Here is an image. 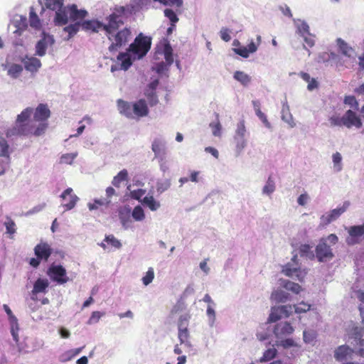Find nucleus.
Instances as JSON below:
<instances>
[{
    "label": "nucleus",
    "instance_id": "1",
    "mask_svg": "<svg viewBox=\"0 0 364 364\" xmlns=\"http://www.w3.org/2000/svg\"><path fill=\"white\" fill-rule=\"evenodd\" d=\"M364 329L361 326L353 325L347 332V341L352 346L341 345L334 350V358L337 361L351 358L353 353L364 358Z\"/></svg>",
    "mask_w": 364,
    "mask_h": 364
},
{
    "label": "nucleus",
    "instance_id": "2",
    "mask_svg": "<svg viewBox=\"0 0 364 364\" xmlns=\"http://www.w3.org/2000/svg\"><path fill=\"white\" fill-rule=\"evenodd\" d=\"M151 48V39L140 33L132 43L127 53L119 54L117 59L121 61L120 69L127 70L132 61L142 58Z\"/></svg>",
    "mask_w": 364,
    "mask_h": 364
},
{
    "label": "nucleus",
    "instance_id": "3",
    "mask_svg": "<svg viewBox=\"0 0 364 364\" xmlns=\"http://www.w3.org/2000/svg\"><path fill=\"white\" fill-rule=\"evenodd\" d=\"M125 9L123 6L116 8L112 14L107 17L106 21L107 22L106 23L98 21H86L82 23V27L85 30H91L94 32L103 30L106 32L109 40H112L110 35L124 25L122 15Z\"/></svg>",
    "mask_w": 364,
    "mask_h": 364
},
{
    "label": "nucleus",
    "instance_id": "4",
    "mask_svg": "<svg viewBox=\"0 0 364 364\" xmlns=\"http://www.w3.org/2000/svg\"><path fill=\"white\" fill-rule=\"evenodd\" d=\"M33 113V108L27 107L18 114L15 124L6 130V137L11 138L30 134L32 132V127L28 121Z\"/></svg>",
    "mask_w": 364,
    "mask_h": 364
},
{
    "label": "nucleus",
    "instance_id": "5",
    "mask_svg": "<svg viewBox=\"0 0 364 364\" xmlns=\"http://www.w3.org/2000/svg\"><path fill=\"white\" fill-rule=\"evenodd\" d=\"M338 241V238L335 234H330L326 237L320 239L318 244L316 247V257L318 262H326L331 260L334 257V254L331 247V245H336Z\"/></svg>",
    "mask_w": 364,
    "mask_h": 364
},
{
    "label": "nucleus",
    "instance_id": "6",
    "mask_svg": "<svg viewBox=\"0 0 364 364\" xmlns=\"http://www.w3.org/2000/svg\"><path fill=\"white\" fill-rule=\"evenodd\" d=\"M282 272L287 277L296 279L299 282H303L307 274L306 269H301L299 267L296 255L293 256L291 262H288L282 267Z\"/></svg>",
    "mask_w": 364,
    "mask_h": 364
},
{
    "label": "nucleus",
    "instance_id": "7",
    "mask_svg": "<svg viewBox=\"0 0 364 364\" xmlns=\"http://www.w3.org/2000/svg\"><path fill=\"white\" fill-rule=\"evenodd\" d=\"M117 31L110 35L112 40L109 41H112V43L109 47V51L116 50L123 45H125L130 38L131 31L129 28H124L117 32Z\"/></svg>",
    "mask_w": 364,
    "mask_h": 364
},
{
    "label": "nucleus",
    "instance_id": "8",
    "mask_svg": "<svg viewBox=\"0 0 364 364\" xmlns=\"http://www.w3.org/2000/svg\"><path fill=\"white\" fill-rule=\"evenodd\" d=\"M292 314V306H273L268 318V322H276L282 318H288Z\"/></svg>",
    "mask_w": 364,
    "mask_h": 364
},
{
    "label": "nucleus",
    "instance_id": "9",
    "mask_svg": "<svg viewBox=\"0 0 364 364\" xmlns=\"http://www.w3.org/2000/svg\"><path fill=\"white\" fill-rule=\"evenodd\" d=\"M48 274L52 280L59 284H65L69 281L66 270L61 265L52 264L48 270Z\"/></svg>",
    "mask_w": 364,
    "mask_h": 364
},
{
    "label": "nucleus",
    "instance_id": "10",
    "mask_svg": "<svg viewBox=\"0 0 364 364\" xmlns=\"http://www.w3.org/2000/svg\"><path fill=\"white\" fill-rule=\"evenodd\" d=\"M294 331V327L287 321H281L276 323L272 332L277 340L287 338Z\"/></svg>",
    "mask_w": 364,
    "mask_h": 364
},
{
    "label": "nucleus",
    "instance_id": "11",
    "mask_svg": "<svg viewBox=\"0 0 364 364\" xmlns=\"http://www.w3.org/2000/svg\"><path fill=\"white\" fill-rule=\"evenodd\" d=\"M348 205L349 203L346 202L341 207L335 208L322 215L320 218L321 225H327L338 219L344 212H346Z\"/></svg>",
    "mask_w": 364,
    "mask_h": 364
},
{
    "label": "nucleus",
    "instance_id": "12",
    "mask_svg": "<svg viewBox=\"0 0 364 364\" xmlns=\"http://www.w3.org/2000/svg\"><path fill=\"white\" fill-rule=\"evenodd\" d=\"M54 43L53 36L43 32L41 39L36 45V55L41 57L44 56L46 53L47 48L53 46Z\"/></svg>",
    "mask_w": 364,
    "mask_h": 364
},
{
    "label": "nucleus",
    "instance_id": "13",
    "mask_svg": "<svg viewBox=\"0 0 364 364\" xmlns=\"http://www.w3.org/2000/svg\"><path fill=\"white\" fill-rule=\"evenodd\" d=\"M343 119L344 120V127L348 129L353 127L360 129L363 126L360 118L352 109L346 112L343 115Z\"/></svg>",
    "mask_w": 364,
    "mask_h": 364
},
{
    "label": "nucleus",
    "instance_id": "14",
    "mask_svg": "<svg viewBox=\"0 0 364 364\" xmlns=\"http://www.w3.org/2000/svg\"><path fill=\"white\" fill-rule=\"evenodd\" d=\"M151 150L156 159H163L166 156V141L161 138H155L151 144Z\"/></svg>",
    "mask_w": 364,
    "mask_h": 364
},
{
    "label": "nucleus",
    "instance_id": "15",
    "mask_svg": "<svg viewBox=\"0 0 364 364\" xmlns=\"http://www.w3.org/2000/svg\"><path fill=\"white\" fill-rule=\"evenodd\" d=\"M49 286V282L46 279H38L34 284L33 289L31 291V299L33 301H37V294L39 293H46L47 289Z\"/></svg>",
    "mask_w": 364,
    "mask_h": 364
},
{
    "label": "nucleus",
    "instance_id": "16",
    "mask_svg": "<svg viewBox=\"0 0 364 364\" xmlns=\"http://www.w3.org/2000/svg\"><path fill=\"white\" fill-rule=\"evenodd\" d=\"M34 252L38 259L47 261L52 254V249L48 243L41 242L35 247Z\"/></svg>",
    "mask_w": 364,
    "mask_h": 364
},
{
    "label": "nucleus",
    "instance_id": "17",
    "mask_svg": "<svg viewBox=\"0 0 364 364\" xmlns=\"http://www.w3.org/2000/svg\"><path fill=\"white\" fill-rule=\"evenodd\" d=\"M70 18V10L69 6H62L60 9L55 11V16L54 21L55 25L63 26L65 25L68 22Z\"/></svg>",
    "mask_w": 364,
    "mask_h": 364
},
{
    "label": "nucleus",
    "instance_id": "18",
    "mask_svg": "<svg viewBox=\"0 0 364 364\" xmlns=\"http://www.w3.org/2000/svg\"><path fill=\"white\" fill-rule=\"evenodd\" d=\"M22 63L25 69L31 73H36L41 67V60L33 56H26L24 58H23Z\"/></svg>",
    "mask_w": 364,
    "mask_h": 364
},
{
    "label": "nucleus",
    "instance_id": "19",
    "mask_svg": "<svg viewBox=\"0 0 364 364\" xmlns=\"http://www.w3.org/2000/svg\"><path fill=\"white\" fill-rule=\"evenodd\" d=\"M36 121H46L50 115V111L46 104H40L36 109L33 114Z\"/></svg>",
    "mask_w": 364,
    "mask_h": 364
},
{
    "label": "nucleus",
    "instance_id": "20",
    "mask_svg": "<svg viewBox=\"0 0 364 364\" xmlns=\"http://www.w3.org/2000/svg\"><path fill=\"white\" fill-rule=\"evenodd\" d=\"M149 109L144 100H140L133 104V119L135 117H145L148 114Z\"/></svg>",
    "mask_w": 364,
    "mask_h": 364
},
{
    "label": "nucleus",
    "instance_id": "21",
    "mask_svg": "<svg viewBox=\"0 0 364 364\" xmlns=\"http://www.w3.org/2000/svg\"><path fill=\"white\" fill-rule=\"evenodd\" d=\"M337 46L338 47L339 51L345 56L350 58H355L356 56V53L354 48H353L350 46H349L345 41L341 38H338L336 40Z\"/></svg>",
    "mask_w": 364,
    "mask_h": 364
},
{
    "label": "nucleus",
    "instance_id": "22",
    "mask_svg": "<svg viewBox=\"0 0 364 364\" xmlns=\"http://www.w3.org/2000/svg\"><path fill=\"white\" fill-rule=\"evenodd\" d=\"M282 119L291 128H294L296 126V123L294 122L292 114L290 112L289 106L288 105L287 101L285 100L282 102Z\"/></svg>",
    "mask_w": 364,
    "mask_h": 364
},
{
    "label": "nucleus",
    "instance_id": "23",
    "mask_svg": "<svg viewBox=\"0 0 364 364\" xmlns=\"http://www.w3.org/2000/svg\"><path fill=\"white\" fill-rule=\"evenodd\" d=\"M348 233L350 238L347 239V243L348 245H354L356 242L355 237L364 235V223L361 225L351 226L348 230Z\"/></svg>",
    "mask_w": 364,
    "mask_h": 364
},
{
    "label": "nucleus",
    "instance_id": "24",
    "mask_svg": "<svg viewBox=\"0 0 364 364\" xmlns=\"http://www.w3.org/2000/svg\"><path fill=\"white\" fill-rule=\"evenodd\" d=\"M117 106L121 114L128 118L133 119V104H129L122 100H118Z\"/></svg>",
    "mask_w": 364,
    "mask_h": 364
},
{
    "label": "nucleus",
    "instance_id": "25",
    "mask_svg": "<svg viewBox=\"0 0 364 364\" xmlns=\"http://www.w3.org/2000/svg\"><path fill=\"white\" fill-rule=\"evenodd\" d=\"M293 22L296 28V32L301 36H304V35L311 36L309 31V26L305 21L299 18H293Z\"/></svg>",
    "mask_w": 364,
    "mask_h": 364
},
{
    "label": "nucleus",
    "instance_id": "26",
    "mask_svg": "<svg viewBox=\"0 0 364 364\" xmlns=\"http://www.w3.org/2000/svg\"><path fill=\"white\" fill-rule=\"evenodd\" d=\"M72 193L73 189L71 188H68L63 192V193L60 196V197L63 199H65L68 196H69L70 197L69 203L64 205V206L66 208V210L73 209L75 206L76 203L78 200V197L76 195L72 194Z\"/></svg>",
    "mask_w": 364,
    "mask_h": 364
},
{
    "label": "nucleus",
    "instance_id": "27",
    "mask_svg": "<svg viewBox=\"0 0 364 364\" xmlns=\"http://www.w3.org/2000/svg\"><path fill=\"white\" fill-rule=\"evenodd\" d=\"M271 299L277 303H285L291 299V296L282 289H277L272 291Z\"/></svg>",
    "mask_w": 364,
    "mask_h": 364
},
{
    "label": "nucleus",
    "instance_id": "28",
    "mask_svg": "<svg viewBox=\"0 0 364 364\" xmlns=\"http://www.w3.org/2000/svg\"><path fill=\"white\" fill-rule=\"evenodd\" d=\"M159 85V80L155 79L149 84V87L146 91V95L150 100L151 105H154L158 102L156 96L155 95V90Z\"/></svg>",
    "mask_w": 364,
    "mask_h": 364
},
{
    "label": "nucleus",
    "instance_id": "29",
    "mask_svg": "<svg viewBox=\"0 0 364 364\" xmlns=\"http://www.w3.org/2000/svg\"><path fill=\"white\" fill-rule=\"evenodd\" d=\"M280 286L294 294H299L301 290V287L299 284L287 279H281Z\"/></svg>",
    "mask_w": 364,
    "mask_h": 364
},
{
    "label": "nucleus",
    "instance_id": "30",
    "mask_svg": "<svg viewBox=\"0 0 364 364\" xmlns=\"http://www.w3.org/2000/svg\"><path fill=\"white\" fill-rule=\"evenodd\" d=\"M69 10L70 18L73 20L82 19L85 18L87 14V12L85 10H78L75 4H72L69 6Z\"/></svg>",
    "mask_w": 364,
    "mask_h": 364
},
{
    "label": "nucleus",
    "instance_id": "31",
    "mask_svg": "<svg viewBox=\"0 0 364 364\" xmlns=\"http://www.w3.org/2000/svg\"><path fill=\"white\" fill-rule=\"evenodd\" d=\"M178 338L181 345L183 344L188 348H191L192 345L190 341V333L188 329L178 328Z\"/></svg>",
    "mask_w": 364,
    "mask_h": 364
},
{
    "label": "nucleus",
    "instance_id": "32",
    "mask_svg": "<svg viewBox=\"0 0 364 364\" xmlns=\"http://www.w3.org/2000/svg\"><path fill=\"white\" fill-rule=\"evenodd\" d=\"M142 203L147 206L151 211L157 210L160 206V202L156 200L152 196H145L142 200Z\"/></svg>",
    "mask_w": 364,
    "mask_h": 364
},
{
    "label": "nucleus",
    "instance_id": "33",
    "mask_svg": "<svg viewBox=\"0 0 364 364\" xmlns=\"http://www.w3.org/2000/svg\"><path fill=\"white\" fill-rule=\"evenodd\" d=\"M275 182L274 179L269 176L262 189V193L263 195L271 196L272 194L275 191Z\"/></svg>",
    "mask_w": 364,
    "mask_h": 364
},
{
    "label": "nucleus",
    "instance_id": "34",
    "mask_svg": "<svg viewBox=\"0 0 364 364\" xmlns=\"http://www.w3.org/2000/svg\"><path fill=\"white\" fill-rule=\"evenodd\" d=\"M275 346L277 347H282L284 349H287L291 347H299V345L291 338H284L279 340H276Z\"/></svg>",
    "mask_w": 364,
    "mask_h": 364
},
{
    "label": "nucleus",
    "instance_id": "35",
    "mask_svg": "<svg viewBox=\"0 0 364 364\" xmlns=\"http://www.w3.org/2000/svg\"><path fill=\"white\" fill-rule=\"evenodd\" d=\"M317 333L313 329H306L303 331V341L305 343L314 345Z\"/></svg>",
    "mask_w": 364,
    "mask_h": 364
},
{
    "label": "nucleus",
    "instance_id": "36",
    "mask_svg": "<svg viewBox=\"0 0 364 364\" xmlns=\"http://www.w3.org/2000/svg\"><path fill=\"white\" fill-rule=\"evenodd\" d=\"M11 326V333L13 337L14 341L16 342V344L18 346V331H19V326L18 323V319L17 318H13L11 323H10Z\"/></svg>",
    "mask_w": 364,
    "mask_h": 364
},
{
    "label": "nucleus",
    "instance_id": "37",
    "mask_svg": "<svg viewBox=\"0 0 364 364\" xmlns=\"http://www.w3.org/2000/svg\"><path fill=\"white\" fill-rule=\"evenodd\" d=\"M234 78L240 82L242 85L247 86L251 81V77L247 74L242 71H236L233 75Z\"/></svg>",
    "mask_w": 364,
    "mask_h": 364
},
{
    "label": "nucleus",
    "instance_id": "38",
    "mask_svg": "<svg viewBox=\"0 0 364 364\" xmlns=\"http://www.w3.org/2000/svg\"><path fill=\"white\" fill-rule=\"evenodd\" d=\"M234 140L235 142V151L237 155H240L242 150L247 146V139L245 136H234Z\"/></svg>",
    "mask_w": 364,
    "mask_h": 364
},
{
    "label": "nucleus",
    "instance_id": "39",
    "mask_svg": "<svg viewBox=\"0 0 364 364\" xmlns=\"http://www.w3.org/2000/svg\"><path fill=\"white\" fill-rule=\"evenodd\" d=\"M333 168L335 172H340L343 169L342 156L339 152H336L332 155Z\"/></svg>",
    "mask_w": 364,
    "mask_h": 364
},
{
    "label": "nucleus",
    "instance_id": "40",
    "mask_svg": "<svg viewBox=\"0 0 364 364\" xmlns=\"http://www.w3.org/2000/svg\"><path fill=\"white\" fill-rule=\"evenodd\" d=\"M128 178V172L126 169L122 170L112 180V185L116 187H119L122 181H127Z\"/></svg>",
    "mask_w": 364,
    "mask_h": 364
},
{
    "label": "nucleus",
    "instance_id": "41",
    "mask_svg": "<svg viewBox=\"0 0 364 364\" xmlns=\"http://www.w3.org/2000/svg\"><path fill=\"white\" fill-rule=\"evenodd\" d=\"M277 354V350L274 347L269 348L264 352L262 357L260 358V362L265 363L269 361L274 358Z\"/></svg>",
    "mask_w": 364,
    "mask_h": 364
},
{
    "label": "nucleus",
    "instance_id": "42",
    "mask_svg": "<svg viewBox=\"0 0 364 364\" xmlns=\"http://www.w3.org/2000/svg\"><path fill=\"white\" fill-rule=\"evenodd\" d=\"M64 4V0H45V6L46 8L57 11Z\"/></svg>",
    "mask_w": 364,
    "mask_h": 364
},
{
    "label": "nucleus",
    "instance_id": "43",
    "mask_svg": "<svg viewBox=\"0 0 364 364\" xmlns=\"http://www.w3.org/2000/svg\"><path fill=\"white\" fill-rule=\"evenodd\" d=\"M9 146L6 140L0 136V156L3 158H8L9 156Z\"/></svg>",
    "mask_w": 364,
    "mask_h": 364
},
{
    "label": "nucleus",
    "instance_id": "44",
    "mask_svg": "<svg viewBox=\"0 0 364 364\" xmlns=\"http://www.w3.org/2000/svg\"><path fill=\"white\" fill-rule=\"evenodd\" d=\"M213 305L208 304L207 306L206 314L208 318V324L213 327L216 320L215 311Z\"/></svg>",
    "mask_w": 364,
    "mask_h": 364
},
{
    "label": "nucleus",
    "instance_id": "45",
    "mask_svg": "<svg viewBox=\"0 0 364 364\" xmlns=\"http://www.w3.org/2000/svg\"><path fill=\"white\" fill-rule=\"evenodd\" d=\"M355 296L358 299L361 301V304L359 306L360 314L362 318V325L364 329V291L361 290H358L355 292Z\"/></svg>",
    "mask_w": 364,
    "mask_h": 364
},
{
    "label": "nucleus",
    "instance_id": "46",
    "mask_svg": "<svg viewBox=\"0 0 364 364\" xmlns=\"http://www.w3.org/2000/svg\"><path fill=\"white\" fill-rule=\"evenodd\" d=\"M77 155V152L64 154L60 158V164L71 165Z\"/></svg>",
    "mask_w": 364,
    "mask_h": 364
},
{
    "label": "nucleus",
    "instance_id": "47",
    "mask_svg": "<svg viewBox=\"0 0 364 364\" xmlns=\"http://www.w3.org/2000/svg\"><path fill=\"white\" fill-rule=\"evenodd\" d=\"M132 216L136 221H142L145 218L143 208L140 205L136 206L132 210Z\"/></svg>",
    "mask_w": 364,
    "mask_h": 364
},
{
    "label": "nucleus",
    "instance_id": "48",
    "mask_svg": "<svg viewBox=\"0 0 364 364\" xmlns=\"http://www.w3.org/2000/svg\"><path fill=\"white\" fill-rule=\"evenodd\" d=\"M79 30V24H70L63 28L65 32L68 33V36L65 38V40L68 41L74 35L77 33Z\"/></svg>",
    "mask_w": 364,
    "mask_h": 364
},
{
    "label": "nucleus",
    "instance_id": "49",
    "mask_svg": "<svg viewBox=\"0 0 364 364\" xmlns=\"http://www.w3.org/2000/svg\"><path fill=\"white\" fill-rule=\"evenodd\" d=\"M171 180L170 179H164L161 181H159L156 183V190L157 192L161 193L164 191H167L171 186Z\"/></svg>",
    "mask_w": 364,
    "mask_h": 364
},
{
    "label": "nucleus",
    "instance_id": "50",
    "mask_svg": "<svg viewBox=\"0 0 364 364\" xmlns=\"http://www.w3.org/2000/svg\"><path fill=\"white\" fill-rule=\"evenodd\" d=\"M154 279V271L152 267H149L145 275L141 278V281L144 285L148 286L150 284Z\"/></svg>",
    "mask_w": 364,
    "mask_h": 364
},
{
    "label": "nucleus",
    "instance_id": "51",
    "mask_svg": "<svg viewBox=\"0 0 364 364\" xmlns=\"http://www.w3.org/2000/svg\"><path fill=\"white\" fill-rule=\"evenodd\" d=\"M23 68L18 64H13L8 70V74L13 78H17L22 72Z\"/></svg>",
    "mask_w": 364,
    "mask_h": 364
},
{
    "label": "nucleus",
    "instance_id": "52",
    "mask_svg": "<svg viewBox=\"0 0 364 364\" xmlns=\"http://www.w3.org/2000/svg\"><path fill=\"white\" fill-rule=\"evenodd\" d=\"M164 53L166 61L168 65H171L173 62V50L169 43L165 45Z\"/></svg>",
    "mask_w": 364,
    "mask_h": 364
},
{
    "label": "nucleus",
    "instance_id": "53",
    "mask_svg": "<svg viewBox=\"0 0 364 364\" xmlns=\"http://www.w3.org/2000/svg\"><path fill=\"white\" fill-rule=\"evenodd\" d=\"M299 253L301 257H314V255L311 251V247L309 245H301L299 247Z\"/></svg>",
    "mask_w": 364,
    "mask_h": 364
},
{
    "label": "nucleus",
    "instance_id": "54",
    "mask_svg": "<svg viewBox=\"0 0 364 364\" xmlns=\"http://www.w3.org/2000/svg\"><path fill=\"white\" fill-rule=\"evenodd\" d=\"M331 126L332 127H341L344 126V120L343 116L340 117L338 114H333L328 119Z\"/></svg>",
    "mask_w": 364,
    "mask_h": 364
},
{
    "label": "nucleus",
    "instance_id": "55",
    "mask_svg": "<svg viewBox=\"0 0 364 364\" xmlns=\"http://www.w3.org/2000/svg\"><path fill=\"white\" fill-rule=\"evenodd\" d=\"M164 16L170 20L171 24L172 26H174V24H176L178 21L179 19H178L176 12L173 11L172 9H166L164 10Z\"/></svg>",
    "mask_w": 364,
    "mask_h": 364
},
{
    "label": "nucleus",
    "instance_id": "56",
    "mask_svg": "<svg viewBox=\"0 0 364 364\" xmlns=\"http://www.w3.org/2000/svg\"><path fill=\"white\" fill-rule=\"evenodd\" d=\"M154 1H159L164 6H175L180 8L183 6V0H153Z\"/></svg>",
    "mask_w": 364,
    "mask_h": 364
},
{
    "label": "nucleus",
    "instance_id": "57",
    "mask_svg": "<svg viewBox=\"0 0 364 364\" xmlns=\"http://www.w3.org/2000/svg\"><path fill=\"white\" fill-rule=\"evenodd\" d=\"M247 133V129L245 125V121L240 120L237 124V129L235 130V136H245Z\"/></svg>",
    "mask_w": 364,
    "mask_h": 364
},
{
    "label": "nucleus",
    "instance_id": "58",
    "mask_svg": "<svg viewBox=\"0 0 364 364\" xmlns=\"http://www.w3.org/2000/svg\"><path fill=\"white\" fill-rule=\"evenodd\" d=\"M4 225L6 229V233L13 235L16 232V224L11 218L7 217Z\"/></svg>",
    "mask_w": 364,
    "mask_h": 364
},
{
    "label": "nucleus",
    "instance_id": "59",
    "mask_svg": "<svg viewBox=\"0 0 364 364\" xmlns=\"http://www.w3.org/2000/svg\"><path fill=\"white\" fill-rule=\"evenodd\" d=\"M293 308L294 309L295 313L301 314L308 311L311 308V305L302 301L299 305H294L292 306V309Z\"/></svg>",
    "mask_w": 364,
    "mask_h": 364
},
{
    "label": "nucleus",
    "instance_id": "60",
    "mask_svg": "<svg viewBox=\"0 0 364 364\" xmlns=\"http://www.w3.org/2000/svg\"><path fill=\"white\" fill-rule=\"evenodd\" d=\"M190 316L188 314L181 315L178 321V328L188 329Z\"/></svg>",
    "mask_w": 364,
    "mask_h": 364
},
{
    "label": "nucleus",
    "instance_id": "61",
    "mask_svg": "<svg viewBox=\"0 0 364 364\" xmlns=\"http://www.w3.org/2000/svg\"><path fill=\"white\" fill-rule=\"evenodd\" d=\"M210 127L212 129V133L215 136H220L222 134V126L218 120L216 122H211Z\"/></svg>",
    "mask_w": 364,
    "mask_h": 364
},
{
    "label": "nucleus",
    "instance_id": "62",
    "mask_svg": "<svg viewBox=\"0 0 364 364\" xmlns=\"http://www.w3.org/2000/svg\"><path fill=\"white\" fill-rule=\"evenodd\" d=\"M344 103L349 105L355 110L358 109V102L354 96H346L344 99Z\"/></svg>",
    "mask_w": 364,
    "mask_h": 364
},
{
    "label": "nucleus",
    "instance_id": "63",
    "mask_svg": "<svg viewBox=\"0 0 364 364\" xmlns=\"http://www.w3.org/2000/svg\"><path fill=\"white\" fill-rule=\"evenodd\" d=\"M30 25L35 28H38L41 26L40 20L33 9L30 12Z\"/></svg>",
    "mask_w": 364,
    "mask_h": 364
},
{
    "label": "nucleus",
    "instance_id": "64",
    "mask_svg": "<svg viewBox=\"0 0 364 364\" xmlns=\"http://www.w3.org/2000/svg\"><path fill=\"white\" fill-rule=\"evenodd\" d=\"M105 313H101L100 311H93L90 318H89L87 323L88 324H93L96 323L99 321L101 316H104Z\"/></svg>",
    "mask_w": 364,
    "mask_h": 364
}]
</instances>
